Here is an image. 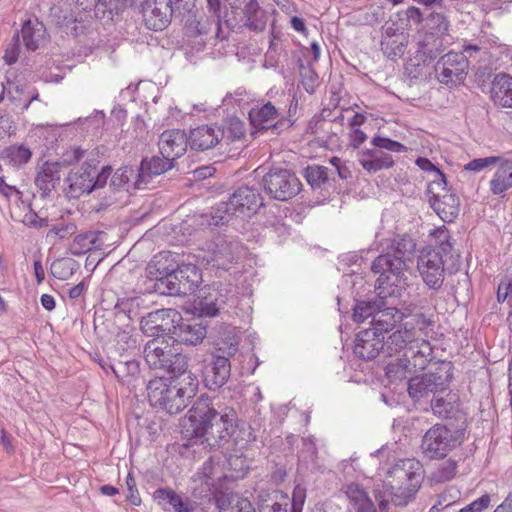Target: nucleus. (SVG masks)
<instances>
[{
    "instance_id": "4d7b16f0",
    "label": "nucleus",
    "mask_w": 512,
    "mask_h": 512,
    "mask_svg": "<svg viewBox=\"0 0 512 512\" xmlns=\"http://www.w3.org/2000/svg\"><path fill=\"white\" fill-rule=\"evenodd\" d=\"M456 473L457 462L453 459H448L437 467V469L432 473L431 479L435 483H445L452 480Z\"/></svg>"
},
{
    "instance_id": "393cba45",
    "label": "nucleus",
    "mask_w": 512,
    "mask_h": 512,
    "mask_svg": "<svg viewBox=\"0 0 512 512\" xmlns=\"http://www.w3.org/2000/svg\"><path fill=\"white\" fill-rule=\"evenodd\" d=\"M206 326L196 320H181L175 324L172 330L171 340L185 345L196 346L201 343L206 336Z\"/></svg>"
},
{
    "instance_id": "20e7f679",
    "label": "nucleus",
    "mask_w": 512,
    "mask_h": 512,
    "mask_svg": "<svg viewBox=\"0 0 512 512\" xmlns=\"http://www.w3.org/2000/svg\"><path fill=\"white\" fill-rule=\"evenodd\" d=\"M454 378L452 362L441 360L430 365L427 372L408 378V394L416 402L430 401L449 389Z\"/></svg>"
},
{
    "instance_id": "8fccbe9b",
    "label": "nucleus",
    "mask_w": 512,
    "mask_h": 512,
    "mask_svg": "<svg viewBox=\"0 0 512 512\" xmlns=\"http://www.w3.org/2000/svg\"><path fill=\"white\" fill-rule=\"evenodd\" d=\"M430 408L433 414L442 419L452 418L458 410V404L452 398L444 399L437 395L430 400Z\"/></svg>"
},
{
    "instance_id": "09e8293b",
    "label": "nucleus",
    "mask_w": 512,
    "mask_h": 512,
    "mask_svg": "<svg viewBox=\"0 0 512 512\" xmlns=\"http://www.w3.org/2000/svg\"><path fill=\"white\" fill-rule=\"evenodd\" d=\"M235 253L232 249V245L226 242L216 244V248L212 253L213 266L218 269L227 270L232 263L235 261Z\"/></svg>"
},
{
    "instance_id": "2f4dec72",
    "label": "nucleus",
    "mask_w": 512,
    "mask_h": 512,
    "mask_svg": "<svg viewBox=\"0 0 512 512\" xmlns=\"http://www.w3.org/2000/svg\"><path fill=\"white\" fill-rule=\"evenodd\" d=\"M404 318L403 312L395 307H382L374 314L373 320L370 321L371 327L380 336L392 331L397 324L401 323Z\"/></svg>"
},
{
    "instance_id": "79ce46f5",
    "label": "nucleus",
    "mask_w": 512,
    "mask_h": 512,
    "mask_svg": "<svg viewBox=\"0 0 512 512\" xmlns=\"http://www.w3.org/2000/svg\"><path fill=\"white\" fill-rule=\"evenodd\" d=\"M304 177L313 189H321L335 182L334 171L321 165H309L304 169Z\"/></svg>"
},
{
    "instance_id": "b1692460",
    "label": "nucleus",
    "mask_w": 512,
    "mask_h": 512,
    "mask_svg": "<svg viewBox=\"0 0 512 512\" xmlns=\"http://www.w3.org/2000/svg\"><path fill=\"white\" fill-rule=\"evenodd\" d=\"M158 145L162 156L170 157L175 161L187 151L189 138L183 130L172 129L160 135Z\"/></svg>"
},
{
    "instance_id": "ddd939ff",
    "label": "nucleus",
    "mask_w": 512,
    "mask_h": 512,
    "mask_svg": "<svg viewBox=\"0 0 512 512\" xmlns=\"http://www.w3.org/2000/svg\"><path fill=\"white\" fill-rule=\"evenodd\" d=\"M220 478L219 463L213 457H209L192 477L191 495L203 503L210 502L216 495Z\"/></svg>"
},
{
    "instance_id": "9d476101",
    "label": "nucleus",
    "mask_w": 512,
    "mask_h": 512,
    "mask_svg": "<svg viewBox=\"0 0 512 512\" xmlns=\"http://www.w3.org/2000/svg\"><path fill=\"white\" fill-rule=\"evenodd\" d=\"M146 388L150 405L170 415L178 414L188 405L185 396L167 378H154L148 382Z\"/></svg>"
},
{
    "instance_id": "cd10ccee",
    "label": "nucleus",
    "mask_w": 512,
    "mask_h": 512,
    "mask_svg": "<svg viewBox=\"0 0 512 512\" xmlns=\"http://www.w3.org/2000/svg\"><path fill=\"white\" fill-rule=\"evenodd\" d=\"M279 108L275 107L270 101L256 105L249 111V120L251 124L259 130H267L269 128L278 129Z\"/></svg>"
},
{
    "instance_id": "f257e3e1",
    "label": "nucleus",
    "mask_w": 512,
    "mask_h": 512,
    "mask_svg": "<svg viewBox=\"0 0 512 512\" xmlns=\"http://www.w3.org/2000/svg\"><path fill=\"white\" fill-rule=\"evenodd\" d=\"M235 420L236 413L232 408L218 409L208 395H201L188 412L182 434L195 444L218 449L232 437Z\"/></svg>"
},
{
    "instance_id": "6ab92c4d",
    "label": "nucleus",
    "mask_w": 512,
    "mask_h": 512,
    "mask_svg": "<svg viewBox=\"0 0 512 512\" xmlns=\"http://www.w3.org/2000/svg\"><path fill=\"white\" fill-rule=\"evenodd\" d=\"M236 302L235 294L228 288L213 289L207 295H202L195 301L194 309L199 317H214L221 311L228 312L225 307Z\"/></svg>"
},
{
    "instance_id": "e433bc0d",
    "label": "nucleus",
    "mask_w": 512,
    "mask_h": 512,
    "mask_svg": "<svg viewBox=\"0 0 512 512\" xmlns=\"http://www.w3.org/2000/svg\"><path fill=\"white\" fill-rule=\"evenodd\" d=\"M131 356L128 358H114V363L109 364L110 370L116 378L127 385H132L138 379L140 374L139 362Z\"/></svg>"
},
{
    "instance_id": "a19ab883",
    "label": "nucleus",
    "mask_w": 512,
    "mask_h": 512,
    "mask_svg": "<svg viewBox=\"0 0 512 512\" xmlns=\"http://www.w3.org/2000/svg\"><path fill=\"white\" fill-rule=\"evenodd\" d=\"M346 495L356 512H377L368 493L359 484H349L346 488Z\"/></svg>"
},
{
    "instance_id": "680f3d73",
    "label": "nucleus",
    "mask_w": 512,
    "mask_h": 512,
    "mask_svg": "<svg viewBox=\"0 0 512 512\" xmlns=\"http://www.w3.org/2000/svg\"><path fill=\"white\" fill-rule=\"evenodd\" d=\"M416 165L423 171L426 172H435L436 176L438 177V180H434L431 185H437V186H443L445 187L446 182V176L445 174L437 168L429 159L424 157H419L416 160Z\"/></svg>"
},
{
    "instance_id": "4be33fe9",
    "label": "nucleus",
    "mask_w": 512,
    "mask_h": 512,
    "mask_svg": "<svg viewBox=\"0 0 512 512\" xmlns=\"http://www.w3.org/2000/svg\"><path fill=\"white\" fill-rule=\"evenodd\" d=\"M489 181V191L499 199H507L512 191V158H500Z\"/></svg>"
},
{
    "instance_id": "f8f14e48",
    "label": "nucleus",
    "mask_w": 512,
    "mask_h": 512,
    "mask_svg": "<svg viewBox=\"0 0 512 512\" xmlns=\"http://www.w3.org/2000/svg\"><path fill=\"white\" fill-rule=\"evenodd\" d=\"M146 363L151 369L178 372L186 365L187 356L174 351L165 340L154 338L148 341L143 350Z\"/></svg>"
},
{
    "instance_id": "a878e982",
    "label": "nucleus",
    "mask_w": 512,
    "mask_h": 512,
    "mask_svg": "<svg viewBox=\"0 0 512 512\" xmlns=\"http://www.w3.org/2000/svg\"><path fill=\"white\" fill-rule=\"evenodd\" d=\"M188 138L192 150L206 151L214 148L223 140V132L217 125H202L192 129Z\"/></svg>"
},
{
    "instance_id": "49530a36",
    "label": "nucleus",
    "mask_w": 512,
    "mask_h": 512,
    "mask_svg": "<svg viewBox=\"0 0 512 512\" xmlns=\"http://www.w3.org/2000/svg\"><path fill=\"white\" fill-rule=\"evenodd\" d=\"M423 29L425 30V36L442 38L448 32L449 21L443 13L432 11L426 13Z\"/></svg>"
},
{
    "instance_id": "7c9ffc66",
    "label": "nucleus",
    "mask_w": 512,
    "mask_h": 512,
    "mask_svg": "<svg viewBox=\"0 0 512 512\" xmlns=\"http://www.w3.org/2000/svg\"><path fill=\"white\" fill-rule=\"evenodd\" d=\"M429 204L443 222L451 223L459 215L460 202L455 194H433L429 197Z\"/></svg>"
},
{
    "instance_id": "864d4df0",
    "label": "nucleus",
    "mask_w": 512,
    "mask_h": 512,
    "mask_svg": "<svg viewBox=\"0 0 512 512\" xmlns=\"http://www.w3.org/2000/svg\"><path fill=\"white\" fill-rule=\"evenodd\" d=\"M234 207L230 204V200L227 202H221L213 207L211 212V225L219 226L228 223L237 212L234 211Z\"/></svg>"
},
{
    "instance_id": "1a4fd4ad",
    "label": "nucleus",
    "mask_w": 512,
    "mask_h": 512,
    "mask_svg": "<svg viewBox=\"0 0 512 512\" xmlns=\"http://www.w3.org/2000/svg\"><path fill=\"white\" fill-rule=\"evenodd\" d=\"M463 438L464 430L450 429L446 425L435 424L426 431L422 438V453L429 459H442L461 445Z\"/></svg>"
},
{
    "instance_id": "4468645a",
    "label": "nucleus",
    "mask_w": 512,
    "mask_h": 512,
    "mask_svg": "<svg viewBox=\"0 0 512 512\" xmlns=\"http://www.w3.org/2000/svg\"><path fill=\"white\" fill-rule=\"evenodd\" d=\"M262 182L266 193L279 201H287L301 190L299 179L288 169H271L263 177Z\"/></svg>"
},
{
    "instance_id": "37998d69",
    "label": "nucleus",
    "mask_w": 512,
    "mask_h": 512,
    "mask_svg": "<svg viewBox=\"0 0 512 512\" xmlns=\"http://www.w3.org/2000/svg\"><path fill=\"white\" fill-rule=\"evenodd\" d=\"M44 33L45 27L38 19L24 21L21 34L26 48L35 51L39 47V42L43 38Z\"/></svg>"
},
{
    "instance_id": "0e129e2a",
    "label": "nucleus",
    "mask_w": 512,
    "mask_h": 512,
    "mask_svg": "<svg viewBox=\"0 0 512 512\" xmlns=\"http://www.w3.org/2000/svg\"><path fill=\"white\" fill-rule=\"evenodd\" d=\"M89 153L90 152H87L86 150H84L80 147H74V148H71V149L65 151L63 153L61 159L58 162L61 163V168L63 166H70L75 163H78L82 159H84V161H85L86 156Z\"/></svg>"
},
{
    "instance_id": "473e14b6",
    "label": "nucleus",
    "mask_w": 512,
    "mask_h": 512,
    "mask_svg": "<svg viewBox=\"0 0 512 512\" xmlns=\"http://www.w3.org/2000/svg\"><path fill=\"white\" fill-rule=\"evenodd\" d=\"M359 163L368 173H376L383 169H389L394 165L391 154L375 148L363 150L359 154Z\"/></svg>"
},
{
    "instance_id": "c9c22d12",
    "label": "nucleus",
    "mask_w": 512,
    "mask_h": 512,
    "mask_svg": "<svg viewBox=\"0 0 512 512\" xmlns=\"http://www.w3.org/2000/svg\"><path fill=\"white\" fill-rule=\"evenodd\" d=\"M377 287V284L375 285ZM378 291L380 289L376 288ZM390 294H384L378 292V296L368 300H358L353 308V320L357 323H363L367 319L373 320L374 314H376L380 308L386 306L384 299ZM393 297H400L401 295H392Z\"/></svg>"
},
{
    "instance_id": "dca6fc26",
    "label": "nucleus",
    "mask_w": 512,
    "mask_h": 512,
    "mask_svg": "<svg viewBox=\"0 0 512 512\" xmlns=\"http://www.w3.org/2000/svg\"><path fill=\"white\" fill-rule=\"evenodd\" d=\"M181 320V314L172 308L156 309L150 312H145L141 315L140 328L144 334L150 337H163L168 336L169 339L172 335V330L175 329V324Z\"/></svg>"
},
{
    "instance_id": "052dcab7",
    "label": "nucleus",
    "mask_w": 512,
    "mask_h": 512,
    "mask_svg": "<svg viewBox=\"0 0 512 512\" xmlns=\"http://www.w3.org/2000/svg\"><path fill=\"white\" fill-rule=\"evenodd\" d=\"M104 117L105 114L103 113V111L95 110L92 116L78 118L75 121V124L81 127L82 131H85L87 133H94L97 132L99 128L103 125Z\"/></svg>"
},
{
    "instance_id": "423d86ee",
    "label": "nucleus",
    "mask_w": 512,
    "mask_h": 512,
    "mask_svg": "<svg viewBox=\"0 0 512 512\" xmlns=\"http://www.w3.org/2000/svg\"><path fill=\"white\" fill-rule=\"evenodd\" d=\"M98 165V155L94 152H90L81 167L69 173L65 179L67 187L64 189L67 198L77 199L84 194H89L93 190L106 185L111 175L112 167L106 165L99 171Z\"/></svg>"
},
{
    "instance_id": "c756f323",
    "label": "nucleus",
    "mask_w": 512,
    "mask_h": 512,
    "mask_svg": "<svg viewBox=\"0 0 512 512\" xmlns=\"http://www.w3.org/2000/svg\"><path fill=\"white\" fill-rule=\"evenodd\" d=\"M188 368V358L186 365H184L178 372H171L170 377L167 378L172 385L179 389V393L185 396V401H189L196 395L199 387V379L197 375Z\"/></svg>"
},
{
    "instance_id": "603ef678",
    "label": "nucleus",
    "mask_w": 512,
    "mask_h": 512,
    "mask_svg": "<svg viewBox=\"0 0 512 512\" xmlns=\"http://www.w3.org/2000/svg\"><path fill=\"white\" fill-rule=\"evenodd\" d=\"M299 70L301 83L305 91L309 94H313L320 84L319 76L312 67V63L305 65L301 59H299Z\"/></svg>"
},
{
    "instance_id": "bf43d9fd",
    "label": "nucleus",
    "mask_w": 512,
    "mask_h": 512,
    "mask_svg": "<svg viewBox=\"0 0 512 512\" xmlns=\"http://www.w3.org/2000/svg\"><path fill=\"white\" fill-rule=\"evenodd\" d=\"M219 130L223 132V140L228 143L242 139L246 133L244 123L239 119H231L227 125L219 126Z\"/></svg>"
},
{
    "instance_id": "6e6d98bb",
    "label": "nucleus",
    "mask_w": 512,
    "mask_h": 512,
    "mask_svg": "<svg viewBox=\"0 0 512 512\" xmlns=\"http://www.w3.org/2000/svg\"><path fill=\"white\" fill-rule=\"evenodd\" d=\"M77 232V226L73 222H59L52 226L47 233V239L52 242L70 238Z\"/></svg>"
},
{
    "instance_id": "6e6552de",
    "label": "nucleus",
    "mask_w": 512,
    "mask_h": 512,
    "mask_svg": "<svg viewBox=\"0 0 512 512\" xmlns=\"http://www.w3.org/2000/svg\"><path fill=\"white\" fill-rule=\"evenodd\" d=\"M440 253L439 249L426 246L420 251L417 259V269L423 282L433 290H439L442 287L446 272L455 273L459 266V264L456 266L455 260H452L451 265L446 266L450 259Z\"/></svg>"
},
{
    "instance_id": "f03ea898",
    "label": "nucleus",
    "mask_w": 512,
    "mask_h": 512,
    "mask_svg": "<svg viewBox=\"0 0 512 512\" xmlns=\"http://www.w3.org/2000/svg\"><path fill=\"white\" fill-rule=\"evenodd\" d=\"M416 243L408 235L396 237L390 250L377 256L371 264V270L379 274L377 288L381 293L401 295L407 285L405 276L406 261L414 255Z\"/></svg>"
},
{
    "instance_id": "13d9d810",
    "label": "nucleus",
    "mask_w": 512,
    "mask_h": 512,
    "mask_svg": "<svg viewBox=\"0 0 512 512\" xmlns=\"http://www.w3.org/2000/svg\"><path fill=\"white\" fill-rule=\"evenodd\" d=\"M380 45L383 53L390 59L401 57L405 52L403 37H382Z\"/></svg>"
},
{
    "instance_id": "9b49d317",
    "label": "nucleus",
    "mask_w": 512,
    "mask_h": 512,
    "mask_svg": "<svg viewBox=\"0 0 512 512\" xmlns=\"http://www.w3.org/2000/svg\"><path fill=\"white\" fill-rule=\"evenodd\" d=\"M237 352V345L231 344L228 347V356H225L222 349L207 356L201 365L202 382L210 391H217L222 388L231 376V362L229 357Z\"/></svg>"
},
{
    "instance_id": "e2e57ef3",
    "label": "nucleus",
    "mask_w": 512,
    "mask_h": 512,
    "mask_svg": "<svg viewBox=\"0 0 512 512\" xmlns=\"http://www.w3.org/2000/svg\"><path fill=\"white\" fill-rule=\"evenodd\" d=\"M371 144L379 150L385 149L387 151L398 153L406 151V147L402 143L387 137L374 136L371 140Z\"/></svg>"
},
{
    "instance_id": "7ed1b4c3",
    "label": "nucleus",
    "mask_w": 512,
    "mask_h": 512,
    "mask_svg": "<svg viewBox=\"0 0 512 512\" xmlns=\"http://www.w3.org/2000/svg\"><path fill=\"white\" fill-rule=\"evenodd\" d=\"M147 277L153 280L155 292L161 295L185 296L196 291L202 281V273L194 264L178 265L169 269L155 257L147 268Z\"/></svg>"
},
{
    "instance_id": "5fc2aeb1",
    "label": "nucleus",
    "mask_w": 512,
    "mask_h": 512,
    "mask_svg": "<svg viewBox=\"0 0 512 512\" xmlns=\"http://www.w3.org/2000/svg\"><path fill=\"white\" fill-rule=\"evenodd\" d=\"M317 447L313 436H308L302 439V447L299 451V462L306 468L314 464L317 458Z\"/></svg>"
},
{
    "instance_id": "412c9836",
    "label": "nucleus",
    "mask_w": 512,
    "mask_h": 512,
    "mask_svg": "<svg viewBox=\"0 0 512 512\" xmlns=\"http://www.w3.org/2000/svg\"><path fill=\"white\" fill-rule=\"evenodd\" d=\"M384 339V336H380L373 329H363L356 334L354 354L362 360H373L382 355Z\"/></svg>"
},
{
    "instance_id": "58836bf2",
    "label": "nucleus",
    "mask_w": 512,
    "mask_h": 512,
    "mask_svg": "<svg viewBox=\"0 0 512 512\" xmlns=\"http://www.w3.org/2000/svg\"><path fill=\"white\" fill-rule=\"evenodd\" d=\"M429 237L433 243V245H431L432 248L439 249L441 251L440 254H443L450 260H455V258L458 260L460 256L459 254H455L452 236L445 225L432 229L429 233Z\"/></svg>"
},
{
    "instance_id": "aec40b11",
    "label": "nucleus",
    "mask_w": 512,
    "mask_h": 512,
    "mask_svg": "<svg viewBox=\"0 0 512 512\" xmlns=\"http://www.w3.org/2000/svg\"><path fill=\"white\" fill-rule=\"evenodd\" d=\"M234 211L240 215L255 214L264 206L263 197L255 186L243 185L238 187L229 197Z\"/></svg>"
},
{
    "instance_id": "0eeeda50",
    "label": "nucleus",
    "mask_w": 512,
    "mask_h": 512,
    "mask_svg": "<svg viewBox=\"0 0 512 512\" xmlns=\"http://www.w3.org/2000/svg\"><path fill=\"white\" fill-rule=\"evenodd\" d=\"M432 353L429 341L414 340L407 347V354L386 366L387 377L394 381L403 380L418 370H424L431 361Z\"/></svg>"
},
{
    "instance_id": "c85d7f7f",
    "label": "nucleus",
    "mask_w": 512,
    "mask_h": 512,
    "mask_svg": "<svg viewBox=\"0 0 512 512\" xmlns=\"http://www.w3.org/2000/svg\"><path fill=\"white\" fill-rule=\"evenodd\" d=\"M61 180V163L45 162L37 171L35 185L40 191L41 197L45 198L56 188Z\"/></svg>"
},
{
    "instance_id": "ea45409f",
    "label": "nucleus",
    "mask_w": 512,
    "mask_h": 512,
    "mask_svg": "<svg viewBox=\"0 0 512 512\" xmlns=\"http://www.w3.org/2000/svg\"><path fill=\"white\" fill-rule=\"evenodd\" d=\"M100 232L86 231L76 235L70 244L69 250L72 255H84L93 249H98L102 245L99 239Z\"/></svg>"
},
{
    "instance_id": "72a5a7b5",
    "label": "nucleus",
    "mask_w": 512,
    "mask_h": 512,
    "mask_svg": "<svg viewBox=\"0 0 512 512\" xmlns=\"http://www.w3.org/2000/svg\"><path fill=\"white\" fill-rule=\"evenodd\" d=\"M138 167L123 165L109 176V186L114 191H129L130 188L141 189L142 183H138Z\"/></svg>"
},
{
    "instance_id": "774afa93",
    "label": "nucleus",
    "mask_w": 512,
    "mask_h": 512,
    "mask_svg": "<svg viewBox=\"0 0 512 512\" xmlns=\"http://www.w3.org/2000/svg\"><path fill=\"white\" fill-rule=\"evenodd\" d=\"M126 500L134 506L141 504V497L137 489L136 480L131 472L128 473L126 478Z\"/></svg>"
},
{
    "instance_id": "f704fd0d",
    "label": "nucleus",
    "mask_w": 512,
    "mask_h": 512,
    "mask_svg": "<svg viewBox=\"0 0 512 512\" xmlns=\"http://www.w3.org/2000/svg\"><path fill=\"white\" fill-rule=\"evenodd\" d=\"M491 99L496 106L512 107V76L500 73L491 83Z\"/></svg>"
},
{
    "instance_id": "a18cd8bd",
    "label": "nucleus",
    "mask_w": 512,
    "mask_h": 512,
    "mask_svg": "<svg viewBox=\"0 0 512 512\" xmlns=\"http://www.w3.org/2000/svg\"><path fill=\"white\" fill-rule=\"evenodd\" d=\"M443 51V39L440 37L424 36L419 42L416 57L420 58L424 64L435 60Z\"/></svg>"
},
{
    "instance_id": "338daca9",
    "label": "nucleus",
    "mask_w": 512,
    "mask_h": 512,
    "mask_svg": "<svg viewBox=\"0 0 512 512\" xmlns=\"http://www.w3.org/2000/svg\"><path fill=\"white\" fill-rule=\"evenodd\" d=\"M221 512H256L252 503L246 498L233 497L227 508H222Z\"/></svg>"
},
{
    "instance_id": "5701e85b",
    "label": "nucleus",
    "mask_w": 512,
    "mask_h": 512,
    "mask_svg": "<svg viewBox=\"0 0 512 512\" xmlns=\"http://www.w3.org/2000/svg\"><path fill=\"white\" fill-rule=\"evenodd\" d=\"M154 501L165 511L195 512L197 504L189 497H182L170 488H158L153 493Z\"/></svg>"
},
{
    "instance_id": "69168bd1",
    "label": "nucleus",
    "mask_w": 512,
    "mask_h": 512,
    "mask_svg": "<svg viewBox=\"0 0 512 512\" xmlns=\"http://www.w3.org/2000/svg\"><path fill=\"white\" fill-rule=\"evenodd\" d=\"M500 156H489L484 158H475L464 165V170L472 172H480L483 169L497 164L500 161Z\"/></svg>"
},
{
    "instance_id": "3c124183",
    "label": "nucleus",
    "mask_w": 512,
    "mask_h": 512,
    "mask_svg": "<svg viewBox=\"0 0 512 512\" xmlns=\"http://www.w3.org/2000/svg\"><path fill=\"white\" fill-rule=\"evenodd\" d=\"M32 157L31 150L24 145H12L4 149L2 158L12 165L26 164Z\"/></svg>"
},
{
    "instance_id": "4c0bfd02",
    "label": "nucleus",
    "mask_w": 512,
    "mask_h": 512,
    "mask_svg": "<svg viewBox=\"0 0 512 512\" xmlns=\"http://www.w3.org/2000/svg\"><path fill=\"white\" fill-rule=\"evenodd\" d=\"M414 334L409 329L396 330L393 332L388 339L383 340V357H392L403 354H407V347L411 342H414Z\"/></svg>"
},
{
    "instance_id": "bb28decb",
    "label": "nucleus",
    "mask_w": 512,
    "mask_h": 512,
    "mask_svg": "<svg viewBox=\"0 0 512 512\" xmlns=\"http://www.w3.org/2000/svg\"><path fill=\"white\" fill-rule=\"evenodd\" d=\"M174 167V160L167 156L143 158L138 166V183L146 186L151 180Z\"/></svg>"
},
{
    "instance_id": "de8ad7c7",
    "label": "nucleus",
    "mask_w": 512,
    "mask_h": 512,
    "mask_svg": "<svg viewBox=\"0 0 512 512\" xmlns=\"http://www.w3.org/2000/svg\"><path fill=\"white\" fill-rule=\"evenodd\" d=\"M144 299L140 296L118 299L115 308L130 320L139 319L144 313Z\"/></svg>"
},
{
    "instance_id": "f3484780",
    "label": "nucleus",
    "mask_w": 512,
    "mask_h": 512,
    "mask_svg": "<svg viewBox=\"0 0 512 512\" xmlns=\"http://www.w3.org/2000/svg\"><path fill=\"white\" fill-rule=\"evenodd\" d=\"M468 61L461 52L450 51L436 63L434 70L440 83L445 85L462 82L467 75Z\"/></svg>"
},
{
    "instance_id": "2eb2a0df",
    "label": "nucleus",
    "mask_w": 512,
    "mask_h": 512,
    "mask_svg": "<svg viewBox=\"0 0 512 512\" xmlns=\"http://www.w3.org/2000/svg\"><path fill=\"white\" fill-rule=\"evenodd\" d=\"M191 10L177 8L176 0H144L141 4L145 25L154 31L165 29L175 13L184 15L185 12H191Z\"/></svg>"
},
{
    "instance_id": "39448f33",
    "label": "nucleus",
    "mask_w": 512,
    "mask_h": 512,
    "mask_svg": "<svg viewBox=\"0 0 512 512\" xmlns=\"http://www.w3.org/2000/svg\"><path fill=\"white\" fill-rule=\"evenodd\" d=\"M392 478L386 484L395 506H405L418 491L422 482L421 466L413 459H401L388 471Z\"/></svg>"
},
{
    "instance_id": "a211bd4d",
    "label": "nucleus",
    "mask_w": 512,
    "mask_h": 512,
    "mask_svg": "<svg viewBox=\"0 0 512 512\" xmlns=\"http://www.w3.org/2000/svg\"><path fill=\"white\" fill-rule=\"evenodd\" d=\"M230 7L235 20L249 30L261 32L266 28L268 15L257 0H233Z\"/></svg>"
},
{
    "instance_id": "c03bdc74",
    "label": "nucleus",
    "mask_w": 512,
    "mask_h": 512,
    "mask_svg": "<svg viewBox=\"0 0 512 512\" xmlns=\"http://www.w3.org/2000/svg\"><path fill=\"white\" fill-rule=\"evenodd\" d=\"M140 351L138 341L131 331L122 330L116 334L114 353L120 358L136 356Z\"/></svg>"
}]
</instances>
